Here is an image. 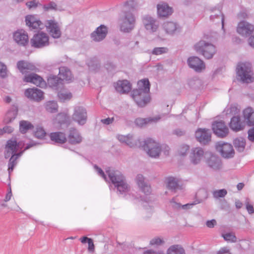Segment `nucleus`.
I'll use <instances>...</instances> for the list:
<instances>
[{"label": "nucleus", "mask_w": 254, "mask_h": 254, "mask_svg": "<svg viewBox=\"0 0 254 254\" xmlns=\"http://www.w3.org/2000/svg\"><path fill=\"white\" fill-rule=\"evenodd\" d=\"M137 85L138 89L133 91L132 97L138 106L143 107L150 101V83L148 79H143L138 81Z\"/></svg>", "instance_id": "f257e3e1"}, {"label": "nucleus", "mask_w": 254, "mask_h": 254, "mask_svg": "<svg viewBox=\"0 0 254 254\" xmlns=\"http://www.w3.org/2000/svg\"><path fill=\"white\" fill-rule=\"evenodd\" d=\"M252 65L249 63H240L236 68L238 79L244 83H251L254 81V76Z\"/></svg>", "instance_id": "f03ea898"}, {"label": "nucleus", "mask_w": 254, "mask_h": 254, "mask_svg": "<svg viewBox=\"0 0 254 254\" xmlns=\"http://www.w3.org/2000/svg\"><path fill=\"white\" fill-rule=\"evenodd\" d=\"M106 172L112 182L117 187L120 192H124L127 190L128 186L125 182L123 176L118 171L109 169L106 171Z\"/></svg>", "instance_id": "7ed1b4c3"}, {"label": "nucleus", "mask_w": 254, "mask_h": 254, "mask_svg": "<svg viewBox=\"0 0 254 254\" xmlns=\"http://www.w3.org/2000/svg\"><path fill=\"white\" fill-rule=\"evenodd\" d=\"M194 47L197 53L201 54L205 58L208 59L212 58L215 52L214 46L204 41H200L194 45Z\"/></svg>", "instance_id": "20e7f679"}, {"label": "nucleus", "mask_w": 254, "mask_h": 254, "mask_svg": "<svg viewBox=\"0 0 254 254\" xmlns=\"http://www.w3.org/2000/svg\"><path fill=\"white\" fill-rule=\"evenodd\" d=\"M142 147L149 156L156 158L159 156L161 147L159 144L152 139H147Z\"/></svg>", "instance_id": "39448f33"}, {"label": "nucleus", "mask_w": 254, "mask_h": 254, "mask_svg": "<svg viewBox=\"0 0 254 254\" xmlns=\"http://www.w3.org/2000/svg\"><path fill=\"white\" fill-rule=\"evenodd\" d=\"M32 46L36 48H41L48 45L49 37L44 32L38 33L31 39Z\"/></svg>", "instance_id": "423d86ee"}, {"label": "nucleus", "mask_w": 254, "mask_h": 254, "mask_svg": "<svg viewBox=\"0 0 254 254\" xmlns=\"http://www.w3.org/2000/svg\"><path fill=\"white\" fill-rule=\"evenodd\" d=\"M216 148L224 158H229L233 157L234 155V150L231 144L227 143H218L217 144Z\"/></svg>", "instance_id": "0eeeda50"}, {"label": "nucleus", "mask_w": 254, "mask_h": 254, "mask_svg": "<svg viewBox=\"0 0 254 254\" xmlns=\"http://www.w3.org/2000/svg\"><path fill=\"white\" fill-rule=\"evenodd\" d=\"M72 119L80 125L85 124L87 120V112L82 107H76L72 115Z\"/></svg>", "instance_id": "6e6552de"}, {"label": "nucleus", "mask_w": 254, "mask_h": 254, "mask_svg": "<svg viewBox=\"0 0 254 254\" xmlns=\"http://www.w3.org/2000/svg\"><path fill=\"white\" fill-rule=\"evenodd\" d=\"M135 18L132 14L127 13L121 26V30L125 32H129L134 26Z\"/></svg>", "instance_id": "1a4fd4ad"}, {"label": "nucleus", "mask_w": 254, "mask_h": 254, "mask_svg": "<svg viewBox=\"0 0 254 254\" xmlns=\"http://www.w3.org/2000/svg\"><path fill=\"white\" fill-rule=\"evenodd\" d=\"M47 31L54 38H59L61 35V31L58 23L53 20H49L46 23Z\"/></svg>", "instance_id": "9d476101"}, {"label": "nucleus", "mask_w": 254, "mask_h": 254, "mask_svg": "<svg viewBox=\"0 0 254 254\" xmlns=\"http://www.w3.org/2000/svg\"><path fill=\"white\" fill-rule=\"evenodd\" d=\"M214 133L219 137H224L228 132L229 129L223 121L215 122L212 125Z\"/></svg>", "instance_id": "9b49d317"}, {"label": "nucleus", "mask_w": 254, "mask_h": 254, "mask_svg": "<svg viewBox=\"0 0 254 254\" xmlns=\"http://www.w3.org/2000/svg\"><path fill=\"white\" fill-rule=\"evenodd\" d=\"M24 94L28 98L35 101L39 102L44 99L43 92L38 88H28L25 91Z\"/></svg>", "instance_id": "f8f14e48"}, {"label": "nucleus", "mask_w": 254, "mask_h": 254, "mask_svg": "<svg viewBox=\"0 0 254 254\" xmlns=\"http://www.w3.org/2000/svg\"><path fill=\"white\" fill-rule=\"evenodd\" d=\"M13 39L19 45L25 46L28 44L29 38L27 33L23 29L18 30L13 33Z\"/></svg>", "instance_id": "ddd939ff"}, {"label": "nucleus", "mask_w": 254, "mask_h": 254, "mask_svg": "<svg viewBox=\"0 0 254 254\" xmlns=\"http://www.w3.org/2000/svg\"><path fill=\"white\" fill-rule=\"evenodd\" d=\"M188 63L189 66L196 71H201L205 67L203 61L196 57H190L188 60Z\"/></svg>", "instance_id": "4468645a"}, {"label": "nucleus", "mask_w": 254, "mask_h": 254, "mask_svg": "<svg viewBox=\"0 0 254 254\" xmlns=\"http://www.w3.org/2000/svg\"><path fill=\"white\" fill-rule=\"evenodd\" d=\"M21 146V144L17 143L16 141L13 140H8L5 146V157L8 158L10 155L15 153Z\"/></svg>", "instance_id": "2eb2a0df"}, {"label": "nucleus", "mask_w": 254, "mask_h": 254, "mask_svg": "<svg viewBox=\"0 0 254 254\" xmlns=\"http://www.w3.org/2000/svg\"><path fill=\"white\" fill-rule=\"evenodd\" d=\"M243 117L245 124L251 127L254 126V110L247 107L243 111Z\"/></svg>", "instance_id": "dca6fc26"}, {"label": "nucleus", "mask_w": 254, "mask_h": 254, "mask_svg": "<svg viewBox=\"0 0 254 254\" xmlns=\"http://www.w3.org/2000/svg\"><path fill=\"white\" fill-rule=\"evenodd\" d=\"M244 122H242L239 116L233 117L229 123L230 128L234 131L238 132L242 130L245 127Z\"/></svg>", "instance_id": "f3484780"}, {"label": "nucleus", "mask_w": 254, "mask_h": 254, "mask_svg": "<svg viewBox=\"0 0 254 254\" xmlns=\"http://www.w3.org/2000/svg\"><path fill=\"white\" fill-rule=\"evenodd\" d=\"M254 30V26L245 21L240 22L237 27V32L242 35L251 34Z\"/></svg>", "instance_id": "a211bd4d"}, {"label": "nucleus", "mask_w": 254, "mask_h": 254, "mask_svg": "<svg viewBox=\"0 0 254 254\" xmlns=\"http://www.w3.org/2000/svg\"><path fill=\"white\" fill-rule=\"evenodd\" d=\"M195 137L200 142L206 143L210 140L211 134L209 130L199 128L195 132Z\"/></svg>", "instance_id": "6ab92c4d"}, {"label": "nucleus", "mask_w": 254, "mask_h": 254, "mask_svg": "<svg viewBox=\"0 0 254 254\" xmlns=\"http://www.w3.org/2000/svg\"><path fill=\"white\" fill-rule=\"evenodd\" d=\"M67 138L69 143L71 144H79L82 141V137L79 131L73 128L69 130Z\"/></svg>", "instance_id": "aec40b11"}, {"label": "nucleus", "mask_w": 254, "mask_h": 254, "mask_svg": "<svg viewBox=\"0 0 254 254\" xmlns=\"http://www.w3.org/2000/svg\"><path fill=\"white\" fill-rule=\"evenodd\" d=\"M25 22L26 25L32 29L40 28V26L42 25L41 21L37 17L33 15L26 16L25 17Z\"/></svg>", "instance_id": "412c9836"}, {"label": "nucleus", "mask_w": 254, "mask_h": 254, "mask_svg": "<svg viewBox=\"0 0 254 254\" xmlns=\"http://www.w3.org/2000/svg\"><path fill=\"white\" fill-rule=\"evenodd\" d=\"M17 67L23 74L32 71H35L36 69L34 64L24 61H19L17 64Z\"/></svg>", "instance_id": "4be33fe9"}, {"label": "nucleus", "mask_w": 254, "mask_h": 254, "mask_svg": "<svg viewBox=\"0 0 254 254\" xmlns=\"http://www.w3.org/2000/svg\"><path fill=\"white\" fill-rule=\"evenodd\" d=\"M107 33V29L106 27L101 25L91 34V38L93 41H100L105 38Z\"/></svg>", "instance_id": "5701e85b"}, {"label": "nucleus", "mask_w": 254, "mask_h": 254, "mask_svg": "<svg viewBox=\"0 0 254 254\" xmlns=\"http://www.w3.org/2000/svg\"><path fill=\"white\" fill-rule=\"evenodd\" d=\"M115 87L116 90L121 93H128L131 89L130 83L127 80H119Z\"/></svg>", "instance_id": "b1692460"}, {"label": "nucleus", "mask_w": 254, "mask_h": 254, "mask_svg": "<svg viewBox=\"0 0 254 254\" xmlns=\"http://www.w3.org/2000/svg\"><path fill=\"white\" fill-rule=\"evenodd\" d=\"M23 80L24 82H30L38 86H41L45 84V82L42 78L36 74H31L25 76Z\"/></svg>", "instance_id": "393cba45"}, {"label": "nucleus", "mask_w": 254, "mask_h": 254, "mask_svg": "<svg viewBox=\"0 0 254 254\" xmlns=\"http://www.w3.org/2000/svg\"><path fill=\"white\" fill-rule=\"evenodd\" d=\"M204 155V151L202 148L196 147L193 149L190 154L191 162L196 164L200 162Z\"/></svg>", "instance_id": "a878e982"}, {"label": "nucleus", "mask_w": 254, "mask_h": 254, "mask_svg": "<svg viewBox=\"0 0 254 254\" xmlns=\"http://www.w3.org/2000/svg\"><path fill=\"white\" fill-rule=\"evenodd\" d=\"M143 23L146 30L150 32H155L158 28V23L151 17H145L143 19Z\"/></svg>", "instance_id": "bb28decb"}, {"label": "nucleus", "mask_w": 254, "mask_h": 254, "mask_svg": "<svg viewBox=\"0 0 254 254\" xmlns=\"http://www.w3.org/2000/svg\"><path fill=\"white\" fill-rule=\"evenodd\" d=\"M173 12L171 7L165 3H160L157 5V12L161 17H166L172 14Z\"/></svg>", "instance_id": "cd10ccee"}, {"label": "nucleus", "mask_w": 254, "mask_h": 254, "mask_svg": "<svg viewBox=\"0 0 254 254\" xmlns=\"http://www.w3.org/2000/svg\"><path fill=\"white\" fill-rule=\"evenodd\" d=\"M119 140L122 142H125L130 147H134L141 146V143L139 141H136L133 139L131 136L130 135H119L118 137Z\"/></svg>", "instance_id": "c85d7f7f"}, {"label": "nucleus", "mask_w": 254, "mask_h": 254, "mask_svg": "<svg viewBox=\"0 0 254 254\" xmlns=\"http://www.w3.org/2000/svg\"><path fill=\"white\" fill-rule=\"evenodd\" d=\"M50 136L51 139L56 143L63 144L66 141L65 134L62 132H52Z\"/></svg>", "instance_id": "c756f323"}, {"label": "nucleus", "mask_w": 254, "mask_h": 254, "mask_svg": "<svg viewBox=\"0 0 254 254\" xmlns=\"http://www.w3.org/2000/svg\"><path fill=\"white\" fill-rule=\"evenodd\" d=\"M60 80L70 81L72 78L71 72L67 68L62 67L60 68L59 77Z\"/></svg>", "instance_id": "7c9ffc66"}, {"label": "nucleus", "mask_w": 254, "mask_h": 254, "mask_svg": "<svg viewBox=\"0 0 254 254\" xmlns=\"http://www.w3.org/2000/svg\"><path fill=\"white\" fill-rule=\"evenodd\" d=\"M137 183L141 190L146 194H148L151 191L150 186L146 185L143 181V177L141 175H138L136 178Z\"/></svg>", "instance_id": "2f4dec72"}, {"label": "nucleus", "mask_w": 254, "mask_h": 254, "mask_svg": "<svg viewBox=\"0 0 254 254\" xmlns=\"http://www.w3.org/2000/svg\"><path fill=\"white\" fill-rule=\"evenodd\" d=\"M234 145L239 152H243L246 146L245 140L242 137L236 138L234 141Z\"/></svg>", "instance_id": "473e14b6"}, {"label": "nucleus", "mask_w": 254, "mask_h": 254, "mask_svg": "<svg viewBox=\"0 0 254 254\" xmlns=\"http://www.w3.org/2000/svg\"><path fill=\"white\" fill-rule=\"evenodd\" d=\"M58 97L61 101L64 102L71 99L72 94L68 91L62 90L58 93Z\"/></svg>", "instance_id": "72a5a7b5"}, {"label": "nucleus", "mask_w": 254, "mask_h": 254, "mask_svg": "<svg viewBox=\"0 0 254 254\" xmlns=\"http://www.w3.org/2000/svg\"><path fill=\"white\" fill-rule=\"evenodd\" d=\"M33 128V125L27 121H22L19 123L20 131L23 133Z\"/></svg>", "instance_id": "f704fd0d"}, {"label": "nucleus", "mask_w": 254, "mask_h": 254, "mask_svg": "<svg viewBox=\"0 0 254 254\" xmlns=\"http://www.w3.org/2000/svg\"><path fill=\"white\" fill-rule=\"evenodd\" d=\"M159 119H152V118H149V119H143V118H137L135 120V124L136 126L142 127L144 126L147 125V124L153 122V121H156Z\"/></svg>", "instance_id": "c9c22d12"}, {"label": "nucleus", "mask_w": 254, "mask_h": 254, "mask_svg": "<svg viewBox=\"0 0 254 254\" xmlns=\"http://www.w3.org/2000/svg\"><path fill=\"white\" fill-rule=\"evenodd\" d=\"M167 254H185V251L178 245L172 246L168 249Z\"/></svg>", "instance_id": "e433bc0d"}, {"label": "nucleus", "mask_w": 254, "mask_h": 254, "mask_svg": "<svg viewBox=\"0 0 254 254\" xmlns=\"http://www.w3.org/2000/svg\"><path fill=\"white\" fill-rule=\"evenodd\" d=\"M208 165L213 169H218L220 166L219 159L215 156H212L207 162Z\"/></svg>", "instance_id": "4c0bfd02"}, {"label": "nucleus", "mask_w": 254, "mask_h": 254, "mask_svg": "<svg viewBox=\"0 0 254 254\" xmlns=\"http://www.w3.org/2000/svg\"><path fill=\"white\" fill-rule=\"evenodd\" d=\"M17 114V109H15L13 110L8 111L4 119V122L5 123H10L12 120L14 119Z\"/></svg>", "instance_id": "58836bf2"}, {"label": "nucleus", "mask_w": 254, "mask_h": 254, "mask_svg": "<svg viewBox=\"0 0 254 254\" xmlns=\"http://www.w3.org/2000/svg\"><path fill=\"white\" fill-rule=\"evenodd\" d=\"M58 105L56 102L49 101L46 103V108L50 113L56 112L58 111Z\"/></svg>", "instance_id": "ea45409f"}, {"label": "nucleus", "mask_w": 254, "mask_h": 254, "mask_svg": "<svg viewBox=\"0 0 254 254\" xmlns=\"http://www.w3.org/2000/svg\"><path fill=\"white\" fill-rule=\"evenodd\" d=\"M167 187L171 190L178 189L179 187L178 184L175 179L172 177H169L167 179Z\"/></svg>", "instance_id": "a19ab883"}, {"label": "nucleus", "mask_w": 254, "mask_h": 254, "mask_svg": "<svg viewBox=\"0 0 254 254\" xmlns=\"http://www.w3.org/2000/svg\"><path fill=\"white\" fill-rule=\"evenodd\" d=\"M164 28L168 33H172L176 29V25L172 22H168L164 24Z\"/></svg>", "instance_id": "79ce46f5"}, {"label": "nucleus", "mask_w": 254, "mask_h": 254, "mask_svg": "<svg viewBox=\"0 0 254 254\" xmlns=\"http://www.w3.org/2000/svg\"><path fill=\"white\" fill-rule=\"evenodd\" d=\"M225 111L227 115H236L239 113L240 110L237 107L233 106L226 108Z\"/></svg>", "instance_id": "37998d69"}, {"label": "nucleus", "mask_w": 254, "mask_h": 254, "mask_svg": "<svg viewBox=\"0 0 254 254\" xmlns=\"http://www.w3.org/2000/svg\"><path fill=\"white\" fill-rule=\"evenodd\" d=\"M34 134L36 137L42 139L46 136V133L42 127H38L36 128Z\"/></svg>", "instance_id": "c03bdc74"}, {"label": "nucleus", "mask_w": 254, "mask_h": 254, "mask_svg": "<svg viewBox=\"0 0 254 254\" xmlns=\"http://www.w3.org/2000/svg\"><path fill=\"white\" fill-rule=\"evenodd\" d=\"M227 193V191L225 189L216 190L213 192V195L214 197L218 198L220 197H224Z\"/></svg>", "instance_id": "a18cd8bd"}, {"label": "nucleus", "mask_w": 254, "mask_h": 254, "mask_svg": "<svg viewBox=\"0 0 254 254\" xmlns=\"http://www.w3.org/2000/svg\"><path fill=\"white\" fill-rule=\"evenodd\" d=\"M127 8L129 9H134L137 6V3L134 0H129L125 3Z\"/></svg>", "instance_id": "49530a36"}, {"label": "nucleus", "mask_w": 254, "mask_h": 254, "mask_svg": "<svg viewBox=\"0 0 254 254\" xmlns=\"http://www.w3.org/2000/svg\"><path fill=\"white\" fill-rule=\"evenodd\" d=\"M223 237L226 241L231 242H235L237 240L236 236L231 233H228L224 235Z\"/></svg>", "instance_id": "de8ad7c7"}, {"label": "nucleus", "mask_w": 254, "mask_h": 254, "mask_svg": "<svg viewBox=\"0 0 254 254\" xmlns=\"http://www.w3.org/2000/svg\"><path fill=\"white\" fill-rule=\"evenodd\" d=\"M67 118V117L66 115L64 114H59L57 117L56 121H57L59 123L62 124L66 121Z\"/></svg>", "instance_id": "09e8293b"}, {"label": "nucleus", "mask_w": 254, "mask_h": 254, "mask_svg": "<svg viewBox=\"0 0 254 254\" xmlns=\"http://www.w3.org/2000/svg\"><path fill=\"white\" fill-rule=\"evenodd\" d=\"M167 51V49L166 48L160 47V48H156L153 51V53L155 55H160L161 54L166 53Z\"/></svg>", "instance_id": "8fccbe9b"}, {"label": "nucleus", "mask_w": 254, "mask_h": 254, "mask_svg": "<svg viewBox=\"0 0 254 254\" xmlns=\"http://www.w3.org/2000/svg\"><path fill=\"white\" fill-rule=\"evenodd\" d=\"M6 66L0 62V76L4 77L6 75Z\"/></svg>", "instance_id": "3c124183"}, {"label": "nucleus", "mask_w": 254, "mask_h": 254, "mask_svg": "<svg viewBox=\"0 0 254 254\" xmlns=\"http://www.w3.org/2000/svg\"><path fill=\"white\" fill-rule=\"evenodd\" d=\"M163 242V240L160 238H154L150 241V244L151 245H159Z\"/></svg>", "instance_id": "603ef678"}, {"label": "nucleus", "mask_w": 254, "mask_h": 254, "mask_svg": "<svg viewBox=\"0 0 254 254\" xmlns=\"http://www.w3.org/2000/svg\"><path fill=\"white\" fill-rule=\"evenodd\" d=\"M189 148L188 145H183L179 150V154L182 156L185 155L187 151L189 150Z\"/></svg>", "instance_id": "864d4df0"}, {"label": "nucleus", "mask_w": 254, "mask_h": 254, "mask_svg": "<svg viewBox=\"0 0 254 254\" xmlns=\"http://www.w3.org/2000/svg\"><path fill=\"white\" fill-rule=\"evenodd\" d=\"M88 244V250L90 252H94V245L93 243V241L92 239L91 238L90 239H88V241L87 242Z\"/></svg>", "instance_id": "5fc2aeb1"}, {"label": "nucleus", "mask_w": 254, "mask_h": 254, "mask_svg": "<svg viewBox=\"0 0 254 254\" xmlns=\"http://www.w3.org/2000/svg\"><path fill=\"white\" fill-rule=\"evenodd\" d=\"M38 2L36 0L28 2L26 3V5L29 8H34L38 6Z\"/></svg>", "instance_id": "6e6d98bb"}, {"label": "nucleus", "mask_w": 254, "mask_h": 254, "mask_svg": "<svg viewBox=\"0 0 254 254\" xmlns=\"http://www.w3.org/2000/svg\"><path fill=\"white\" fill-rule=\"evenodd\" d=\"M248 138L250 141H254V128L249 130Z\"/></svg>", "instance_id": "4d7b16f0"}, {"label": "nucleus", "mask_w": 254, "mask_h": 254, "mask_svg": "<svg viewBox=\"0 0 254 254\" xmlns=\"http://www.w3.org/2000/svg\"><path fill=\"white\" fill-rule=\"evenodd\" d=\"M114 118H108L105 119L101 120V122L104 124L109 125V124L112 123L114 121Z\"/></svg>", "instance_id": "13d9d810"}, {"label": "nucleus", "mask_w": 254, "mask_h": 254, "mask_svg": "<svg viewBox=\"0 0 254 254\" xmlns=\"http://www.w3.org/2000/svg\"><path fill=\"white\" fill-rule=\"evenodd\" d=\"M206 226L209 228H213L216 224V221L212 219L211 220H209L206 222Z\"/></svg>", "instance_id": "bf43d9fd"}, {"label": "nucleus", "mask_w": 254, "mask_h": 254, "mask_svg": "<svg viewBox=\"0 0 254 254\" xmlns=\"http://www.w3.org/2000/svg\"><path fill=\"white\" fill-rule=\"evenodd\" d=\"M94 167H95V169L96 170V171L99 173V174L100 176H101L106 180V176H105L104 172L103 171V170L101 168L97 167V166H95Z\"/></svg>", "instance_id": "052dcab7"}, {"label": "nucleus", "mask_w": 254, "mask_h": 254, "mask_svg": "<svg viewBox=\"0 0 254 254\" xmlns=\"http://www.w3.org/2000/svg\"><path fill=\"white\" fill-rule=\"evenodd\" d=\"M2 130H3V133H10L13 131V128H12L10 127L6 126V127H4L3 128V129H2Z\"/></svg>", "instance_id": "680f3d73"}, {"label": "nucleus", "mask_w": 254, "mask_h": 254, "mask_svg": "<svg viewBox=\"0 0 254 254\" xmlns=\"http://www.w3.org/2000/svg\"><path fill=\"white\" fill-rule=\"evenodd\" d=\"M12 195V192H11V188H9V190L7 193V194H6V196L5 197L4 201H9L11 199Z\"/></svg>", "instance_id": "e2e57ef3"}, {"label": "nucleus", "mask_w": 254, "mask_h": 254, "mask_svg": "<svg viewBox=\"0 0 254 254\" xmlns=\"http://www.w3.org/2000/svg\"><path fill=\"white\" fill-rule=\"evenodd\" d=\"M218 254H231L229 252V250H228L226 248H223L221 249L218 253Z\"/></svg>", "instance_id": "0e129e2a"}, {"label": "nucleus", "mask_w": 254, "mask_h": 254, "mask_svg": "<svg viewBox=\"0 0 254 254\" xmlns=\"http://www.w3.org/2000/svg\"><path fill=\"white\" fill-rule=\"evenodd\" d=\"M246 208L250 214H253L254 213V209L253 205L248 204L247 205Z\"/></svg>", "instance_id": "69168bd1"}, {"label": "nucleus", "mask_w": 254, "mask_h": 254, "mask_svg": "<svg viewBox=\"0 0 254 254\" xmlns=\"http://www.w3.org/2000/svg\"><path fill=\"white\" fill-rule=\"evenodd\" d=\"M249 44L252 47L254 48V36L249 38Z\"/></svg>", "instance_id": "338daca9"}, {"label": "nucleus", "mask_w": 254, "mask_h": 254, "mask_svg": "<svg viewBox=\"0 0 254 254\" xmlns=\"http://www.w3.org/2000/svg\"><path fill=\"white\" fill-rule=\"evenodd\" d=\"M13 156H14V155H13L12 156L10 159V163L9 164V168H8L9 170H10L11 169V170L12 171L13 170V168L14 165V162L12 161Z\"/></svg>", "instance_id": "774afa93"}]
</instances>
